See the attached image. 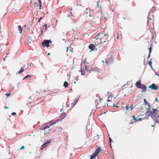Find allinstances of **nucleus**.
I'll use <instances>...</instances> for the list:
<instances>
[{"instance_id":"4d7b16f0","label":"nucleus","mask_w":159,"mask_h":159,"mask_svg":"<svg viewBox=\"0 0 159 159\" xmlns=\"http://www.w3.org/2000/svg\"><path fill=\"white\" fill-rule=\"evenodd\" d=\"M152 126H154L153 125H152Z\"/></svg>"},{"instance_id":"49530a36","label":"nucleus","mask_w":159,"mask_h":159,"mask_svg":"<svg viewBox=\"0 0 159 159\" xmlns=\"http://www.w3.org/2000/svg\"><path fill=\"white\" fill-rule=\"evenodd\" d=\"M46 134V133H44V135H45Z\"/></svg>"},{"instance_id":"2eb2a0df","label":"nucleus","mask_w":159,"mask_h":159,"mask_svg":"<svg viewBox=\"0 0 159 159\" xmlns=\"http://www.w3.org/2000/svg\"><path fill=\"white\" fill-rule=\"evenodd\" d=\"M18 31L20 34H21L23 30V28L21 27L20 25H18Z\"/></svg>"},{"instance_id":"c9c22d12","label":"nucleus","mask_w":159,"mask_h":159,"mask_svg":"<svg viewBox=\"0 0 159 159\" xmlns=\"http://www.w3.org/2000/svg\"><path fill=\"white\" fill-rule=\"evenodd\" d=\"M11 114L13 116L16 115V113L15 112H13Z\"/></svg>"},{"instance_id":"13d9d810","label":"nucleus","mask_w":159,"mask_h":159,"mask_svg":"<svg viewBox=\"0 0 159 159\" xmlns=\"http://www.w3.org/2000/svg\"><path fill=\"white\" fill-rule=\"evenodd\" d=\"M152 16H153V15H152ZM153 17H154V16H153Z\"/></svg>"},{"instance_id":"09e8293b","label":"nucleus","mask_w":159,"mask_h":159,"mask_svg":"<svg viewBox=\"0 0 159 159\" xmlns=\"http://www.w3.org/2000/svg\"><path fill=\"white\" fill-rule=\"evenodd\" d=\"M74 83L75 84H76V82H75V81H74Z\"/></svg>"},{"instance_id":"6e6d98bb","label":"nucleus","mask_w":159,"mask_h":159,"mask_svg":"<svg viewBox=\"0 0 159 159\" xmlns=\"http://www.w3.org/2000/svg\"><path fill=\"white\" fill-rule=\"evenodd\" d=\"M72 9V8H71V9H70L71 10Z\"/></svg>"},{"instance_id":"f257e3e1","label":"nucleus","mask_w":159,"mask_h":159,"mask_svg":"<svg viewBox=\"0 0 159 159\" xmlns=\"http://www.w3.org/2000/svg\"><path fill=\"white\" fill-rule=\"evenodd\" d=\"M107 34L105 32H103L102 34H100L99 37V40L100 43H105L107 42H108L106 38Z\"/></svg>"},{"instance_id":"aec40b11","label":"nucleus","mask_w":159,"mask_h":159,"mask_svg":"<svg viewBox=\"0 0 159 159\" xmlns=\"http://www.w3.org/2000/svg\"><path fill=\"white\" fill-rule=\"evenodd\" d=\"M144 101L146 105H148L149 107H150V104L147 101V100L145 99H144Z\"/></svg>"},{"instance_id":"f3484780","label":"nucleus","mask_w":159,"mask_h":159,"mask_svg":"<svg viewBox=\"0 0 159 159\" xmlns=\"http://www.w3.org/2000/svg\"><path fill=\"white\" fill-rule=\"evenodd\" d=\"M100 148L99 147H98V148L96 149L94 152L95 153L98 154L100 152Z\"/></svg>"},{"instance_id":"bb28decb","label":"nucleus","mask_w":159,"mask_h":159,"mask_svg":"<svg viewBox=\"0 0 159 159\" xmlns=\"http://www.w3.org/2000/svg\"><path fill=\"white\" fill-rule=\"evenodd\" d=\"M151 60V59L150 60V61H148V64L149 66H150L151 67L152 63Z\"/></svg>"},{"instance_id":"5701e85b","label":"nucleus","mask_w":159,"mask_h":159,"mask_svg":"<svg viewBox=\"0 0 159 159\" xmlns=\"http://www.w3.org/2000/svg\"><path fill=\"white\" fill-rule=\"evenodd\" d=\"M81 74L82 75H84L85 74L86 71L84 70H81Z\"/></svg>"},{"instance_id":"7c9ffc66","label":"nucleus","mask_w":159,"mask_h":159,"mask_svg":"<svg viewBox=\"0 0 159 159\" xmlns=\"http://www.w3.org/2000/svg\"><path fill=\"white\" fill-rule=\"evenodd\" d=\"M85 70L87 71H90V70H88V69L87 68V66H85Z\"/></svg>"},{"instance_id":"6ab92c4d","label":"nucleus","mask_w":159,"mask_h":159,"mask_svg":"<svg viewBox=\"0 0 159 159\" xmlns=\"http://www.w3.org/2000/svg\"><path fill=\"white\" fill-rule=\"evenodd\" d=\"M148 50H149V53L148 56V58L150 56V54L152 50V48L151 46L149 48Z\"/></svg>"},{"instance_id":"6e6552de","label":"nucleus","mask_w":159,"mask_h":159,"mask_svg":"<svg viewBox=\"0 0 159 159\" xmlns=\"http://www.w3.org/2000/svg\"><path fill=\"white\" fill-rule=\"evenodd\" d=\"M50 143V141L49 140L48 141H47L45 143H44L43 145L41 146V150L43 149L44 148H45L46 147L48 146L49 144Z\"/></svg>"},{"instance_id":"72a5a7b5","label":"nucleus","mask_w":159,"mask_h":159,"mask_svg":"<svg viewBox=\"0 0 159 159\" xmlns=\"http://www.w3.org/2000/svg\"><path fill=\"white\" fill-rule=\"evenodd\" d=\"M137 120H139V121H142V119L141 118H139L137 119Z\"/></svg>"},{"instance_id":"412c9836","label":"nucleus","mask_w":159,"mask_h":159,"mask_svg":"<svg viewBox=\"0 0 159 159\" xmlns=\"http://www.w3.org/2000/svg\"><path fill=\"white\" fill-rule=\"evenodd\" d=\"M24 71L25 70L23 69L22 67H21L20 70L18 72V74H20V73L24 72Z\"/></svg>"},{"instance_id":"a18cd8bd","label":"nucleus","mask_w":159,"mask_h":159,"mask_svg":"<svg viewBox=\"0 0 159 159\" xmlns=\"http://www.w3.org/2000/svg\"><path fill=\"white\" fill-rule=\"evenodd\" d=\"M48 55H50V53H48Z\"/></svg>"},{"instance_id":"dca6fc26","label":"nucleus","mask_w":159,"mask_h":159,"mask_svg":"<svg viewBox=\"0 0 159 159\" xmlns=\"http://www.w3.org/2000/svg\"><path fill=\"white\" fill-rule=\"evenodd\" d=\"M154 120L156 123H159V116H156Z\"/></svg>"},{"instance_id":"4be33fe9","label":"nucleus","mask_w":159,"mask_h":159,"mask_svg":"<svg viewBox=\"0 0 159 159\" xmlns=\"http://www.w3.org/2000/svg\"><path fill=\"white\" fill-rule=\"evenodd\" d=\"M68 83L67 82L65 81L64 84V86L65 88H66L68 86Z\"/></svg>"},{"instance_id":"0eeeda50","label":"nucleus","mask_w":159,"mask_h":159,"mask_svg":"<svg viewBox=\"0 0 159 159\" xmlns=\"http://www.w3.org/2000/svg\"><path fill=\"white\" fill-rule=\"evenodd\" d=\"M134 107L133 105V104L131 105L130 106L129 105H127L125 107L126 112H127V111L129 109H130V110L132 111L133 110Z\"/></svg>"},{"instance_id":"ea45409f","label":"nucleus","mask_w":159,"mask_h":159,"mask_svg":"<svg viewBox=\"0 0 159 159\" xmlns=\"http://www.w3.org/2000/svg\"><path fill=\"white\" fill-rule=\"evenodd\" d=\"M89 16H90V17H91V15L90 14H89Z\"/></svg>"},{"instance_id":"58836bf2","label":"nucleus","mask_w":159,"mask_h":159,"mask_svg":"<svg viewBox=\"0 0 159 159\" xmlns=\"http://www.w3.org/2000/svg\"><path fill=\"white\" fill-rule=\"evenodd\" d=\"M119 35H118V34L117 36V39H119Z\"/></svg>"},{"instance_id":"a211bd4d","label":"nucleus","mask_w":159,"mask_h":159,"mask_svg":"<svg viewBox=\"0 0 159 159\" xmlns=\"http://www.w3.org/2000/svg\"><path fill=\"white\" fill-rule=\"evenodd\" d=\"M98 154L95 153V152H94L93 154L92 155V156H91L90 157V159H96L95 157L97 156Z\"/></svg>"},{"instance_id":"7ed1b4c3","label":"nucleus","mask_w":159,"mask_h":159,"mask_svg":"<svg viewBox=\"0 0 159 159\" xmlns=\"http://www.w3.org/2000/svg\"><path fill=\"white\" fill-rule=\"evenodd\" d=\"M150 111L149 116H156L157 113L159 111L158 109H155L153 108H152V110H151V109H150Z\"/></svg>"},{"instance_id":"603ef678","label":"nucleus","mask_w":159,"mask_h":159,"mask_svg":"<svg viewBox=\"0 0 159 159\" xmlns=\"http://www.w3.org/2000/svg\"><path fill=\"white\" fill-rule=\"evenodd\" d=\"M123 18H124V19H125V17H123Z\"/></svg>"},{"instance_id":"4468645a","label":"nucleus","mask_w":159,"mask_h":159,"mask_svg":"<svg viewBox=\"0 0 159 159\" xmlns=\"http://www.w3.org/2000/svg\"><path fill=\"white\" fill-rule=\"evenodd\" d=\"M28 39V41L29 42V43H31L33 42V39L32 38V36L29 37Z\"/></svg>"},{"instance_id":"c03bdc74","label":"nucleus","mask_w":159,"mask_h":159,"mask_svg":"<svg viewBox=\"0 0 159 159\" xmlns=\"http://www.w3.org/2000/svg\"><path fill=\"white\" fill-rule=\"evenodd\" d=\"M68 47H67V50H66L67 51H68Z\"/></svg>"},{"instance_id":"9b49d317","label":"nucleus","mask_w":159,"mask_h":159,"mask_svg":"<svg viewBox=\"0 0 159 159\" xmlns=\"http://www.w3.org/2000/svg\"><path fill=\"white\" fill-rule=\"evenodd\" d=\"M94 1L97 4V8L101 9L102 6V4L100 2L99 0H94Z\"/></svg>"},{"instance_id":"cd10ccee","label":"nucleus","mask_w":159,"mask_h":159,"mask_svg":"<svg viewBox=\"0 0 159 159\" xmlns=\"http://www.w3.org/2000/svg\"><path fill=\"white\" fill-rule=\"evenodd\" d=\"M132 117L135 121H138V120H137V119L135 118V116L134 115L132 116Z\"/></svg>"},{"instance_id":"473e14b6","label":"nucleus","mask_w":159,"mask_h":159,"mask_svg":"<svg viewBox=\"0 0 159 159\" xmlns=\"http://www.w3.org/2000/svg\"><path fill=\"white\" fill-rule=\"evenodd\" d=\"M25 148V146H22L20 149V150L24 149Z\"/></svg>"},{"instance_id":"79ce46f5","label":"nucleus","mask_w":159,"mask_h":159,"mask_svg":"<svg viewBox=\"0 0 159 159\" xmlns=\"http://www.w3.org/2000/svg\"><path fill=\"white\" fill-rule=\"evenodd\" d=\"M42 18L41 17H40L39 18V19H40V20H41L42 19Z\"/></svg>"},{"instance_id":"bf43d9fd","label":"nucleus","mask_w":159,"mask_h":159,"mask_svg":"<svg viewBox=\"0 0 159 159\" xmlns=\"http://www.w3.org/2000/svg\"><path fill=\"white\" fill-rule=\"evenodd\" d=\"M151 14V13H150V14H149V15H150V14Z\"/></svg>"},{"instance_id":"1a4fd4ad","label":"nucleus","mask_w":159,"mask_h":159,"mask_svg":"<svg viewBox=\"0 0 159 159\" xmlns=\"http://www.w3.org/2000/svg\"><path fill=\"white\" fill-rule=\"evenodd\" d=\"M89 48L90 49V52L93 51L95 48V46L94 44H90L89 46Z\"/></svg>"},{"instance_id":"3c124183","label":"nucleus","mask_w":159,"mask_h":159,"mask_svg":"<svg viewBox=\"0 0 159 159\" xmlns=\"http://www.w3.org/2000/svg\"><path fill=\"white\" fill-rule=\"evenodd\" d=\"M95 45H97L96 43V42H95ZM97 45H98V44H97Z\"/></svg>"},{"instance_id":"20e7f679","label":"nucleus","mask_w":159,"mask_h":159,"mask_svg":"<svg viewBox=\"0 0 159 159\" xmlns=\"http://www.w3.org/2000/svg\"><path fill=\"white\" fill-rule=\"evenodd\" d=\"M50 43H52V42L48 40H45L42 43V44L43 47H49V44Z\"/></svg>"},{"instance_id":"ddd939ff","label":"nucleus","mask_w":159,"mask_h":159,"mask_svg":"<svg viewBox=\"0 0 159 159\" xmlns=\"http://www.w3.org/2000/svg\"><path fill=\"white\" fill-rule=\"evenodd\" d=\"M142 84L141 83V81L138 80L135 83V85L138 88H139L140 86Z\"/></svg>"},{"instance_id":"e433bc0d","label":"nucleus","mask_w":159,"mask_h":159,"mask_svg":"<svg viewBox=\"0 0 159 159\" xmlns=\"http://www.w3.org/2000/svg\"><path fill=\"white\" fill-rule=\"evenodd\" d=\"M43 27H45V29H46L47 28V25L45 24V25H44Z\"/></svg>"},{"instance_id":"4c0bfd02","label":"nucleus","mask_w":159,"mask_h":159,"mask_svg":"<svg viewBox=\"0 0 159 159\" xmlns=\"http://www.w3.org/2000/svg\"><path fill=\"white\" fill-rule=\"evenodd\" d=\"M10 94H9V93H6V95L7 96H9L10 95Z\"/></svg>"},{"instance_id":"c85d7f7f","label":"nucleus","mask_w":159,"mask_h":159,"mask_svg":"<svg viewBox=\"0 0 159 159\" xmlns=\"http://www.w3.org/2000/svg\"><path fill=\"white\" fill-rule=\"evenodd\" d=\"M38 2H39V6H40V7H41V0H38Z\"/></svg>"},{"instance_id":"39448f33","label":"nucleus","mask_w":159,"mask_h":159,"mask_svg":"<svg viewBox=\"0 0 159 159\" xmlns=\"http://www.w3.org/2000/svg\"><path fill=\"white\" fill-rule=\"evenodd\" d=\"M104 106V103L102 102L101 100L99 101V102L96 105V107L98 108H103Z\"/></svg>"},{"instance_id":"37998d69","label":"nucleus","mask_w":159,"mask_h":159,"mask_svg":"<svg viewBox=\"0 0 159 159\" xmlns=\"http://www.w3.org/2000/svg\"><path fill=\"white\" fill-rule=\"evenodd\" d=\"M40 20H41L39 19V22H40Z\"/></svg>"},{"instance_id":"423d86ee","label":"nucleus","mask_w":159,"mask_h":159,"mask_svg":"<svg viewBox=\"0 0 159 159\" xmlns=\"http://www.w3.org/2000/svg\"><path fill=\"white\" fill-rule=\"evenodd\" d=\"M148 88L154 90H157L158 89V87L155 84H152L149 86Z\"/></svg>"},{"instance_id":"864d4df0","label":"nucleus","mask_w":159,"mask_h":159,"mask_svg":"<svg viewBox=\"0 0 159 159\" xmlns=\"http://www.w3.org/2000/svg\"><path fill=\"white\" fill-rule=\"evenodd\" d=\"M156 100L157 101H158V100L157 99H156Z\"/></svg>"},{"instance_id":"a19ab883","label":"nucleus","mask_w":159,"mask_h":159,"mask_svg":"<svg viewBox=\"0 0 159 159\" xmlns=\"http://www.w3.org/2000/svg\"><path fill=\"white\" fill-rule=\"evenodd\" d=\"M6 108H7V109H8V107H6Z\"/></svg>"},{"instance_id":"2f4dec72","label":"nucleus","mask_w":159,"mask_h":159,"mask_svg":"<svg viewBox=\"0 0 159 159\" xmlns=\"http://www.w3.org/2000/svg\"><path fill=\"white\" fill-rule=\"evenodd\" d=\"M109 141H110V147H111V140L110 137H109Z\"/></svg>"},{"instance_id":"b1692460","label":"nucleus","mask_w":159,"mask_h":159,"mask_svg":"<svg viewBox=\"0 0 159 159\" xmlns=\"http://www.w3.org/2000/svg\"><path fill=\"white\" fill-rule=\"evenodd\" d=\"M100 35V33H99L95 37V38L96 40H98V39H99Z\"/></svg>"},{"instance_id":"052dcab7","label":"nucleus","mask_w":159,"mask_h":159,"mask_svg":"<svg viewBox=\"0 0 159 159\" xmlns=\"http://www.w3.org/2000/svg\"><path fill=\"white\" fill-rule=\"evenodd\" d=\"M86 14H88V13L87 12Z\"/></svg>"},{"instance_id":"f8f14e48","label":"nucleus","mask_w":159,"mask_h":159,"mask_svg":"<svg viewBox=\"0 0 159 159\" xmlns=\"http://www.w3.org/2000/svg\"><path fill=\"white\" fill-rule=\"evenodd\" d=\"M58 120H57V121H56L53 122V123H52L50 125H49L48 126H45V127H44V128L43 129L45 130V129H49V127L50 126L53 125H54L57 122H58Z\"/></svg>"},{"instance_id":"9d476101","label":"nucleus","mask_w":159,"mask_h":159,"mask_svg":"<svg viewBox=\"0 0 159 159\" xmlns=\"http://www.w3.org/2000/svg\"><path fill=\"white\" fill-rule=\"evenodd\" d=\"M139 88L142 89L143 92H145L147 89V87L145 85L143 84H142L141 86H140Z\"/></svg>"},{"instance_id":"f704fd0d","label":"nucleus","mask_w":159,"mask_h":159,"mask_svg":"<svg viewBox=\"0 0 159 159\" xmlns=\"http://www.w3.org/2000/svg\"><path fill=\"white\" fill-rule=\"evenodd\" d=\"M7 57V56H5V57L3 58V60L4 61H5V60L6 59Z\"/></svg>"},{"instance_id":"8fccbe9b","label":"nucleus","mask_w":159,"mask_h":159,"mask_svg":"<svg viewBox=\"0 0 159 159\" xmlns=\"http://www.w3.org/2000/svg\"><path fill=\"white\" fill-rule=\"evenodd\" d=\"M29 65L30 66H31V65H30V64H29Z\"/></svg>"},{"instance_id":"f03ea898","label":"nucleus","mask_w":159,"mask_h":159,"mask_svg":"<svg viewBox=\"0 0 159 159\" xmlns=\"http://www.w3.org/2000/svg\"><path fill=\"white\" fill-rule=\"evenodd\" d=\"M111 57L112 56L111 55H107L105 58V61L102 60V62L103 63L105 62L107 65L111 64L112 61Z\"/></svg>"},{"instance_id":"393cba45","label":"nucleus","mask_w":159,"mask_h":159,"mask_svg":"<svg viewBox=\"0 0 159 159\" xmlns=\"http://www.w3.org/2000/svg\"><path fill=\"white\" fill-rule=\"evenodd\" d=\"M156 7H153L151 9V11L152 12V14L156 10Z\"/></svg>"},{"instance_id":"c756f323","label":"nucleus","mask_w":159,"mask_h":159,"mask_svg":"<svg viewBox=\"0 0 159 159\" xmlns=\"http://www.w3.org/2000/svg\"><path fill=\"white\" fill-rule=\"evenodd\" d=\"M117 104H118V103H117V104H116L115 103H114V104H113V106H114L115 107H116L117 108H118L119 107V106H117Z\"/></svg>"},{"instance_id":"5fc2aeb1","label":"nucleus","mask_w":159,"mask_h":159,"mask_svg":"<svg viewBox=\"0 0 159 159\" xmlns=\"http://www.w3.org/2000/svg\"><path fill=\"white\" fill-rule=\"evenodd\" d=\"M74 30V29H72V30H73H73Z\"/></svg>"},{"instance_id":"de8ad7c7","label":"nucleus","mask_w":159,"mask_h":159,"mask_svg":"<svg viewBox=\"0 0 159 159\" xmlns=\"http://www.w3.org/2000/svg\"><path fill=\"white\" fill-rule=\"evenodd\" d=\"M156 75H158V76H159V75H158V74H156Z\"/></svg>"},{"instance_id":"a878e982","label":"nucleus","mask_w":159,"mask_h":159,"mask_svg":"<svg viewBox=\"0 0 159 159\" xmlns=\"http://www.w3.org/2000/svg\"><path fill=\"white\" fill-rule=\"evenodd\" d=\"M31 77V75H27L26 76H25V77L23 79V80H25V79H26V78H30V77Z\"/></svg>"}]
</instances>
